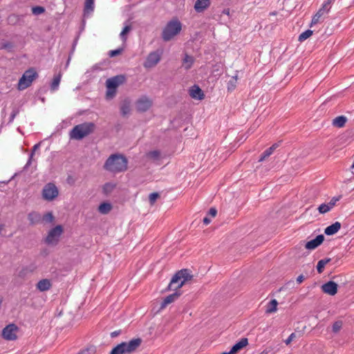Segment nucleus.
<instances>
[{
    "label": "nucleus",
    "instance_id": "f257e3e1",
    "mask_svg": "<svg viewBox=\"0 0 354 354\" xmlns=\"http://www.w3.org/2000/svg\"><path fill=\"white\" fill-rule=\"evenodd\" d=\"M128 160L122 154L114 153L106 160L104 168L112 173H120L127 169Z\"/></svg>",
    "mask_w": 354,
    "mask_h": 354
},
{
    "label": "nucleus",
    "instance_id": "f03ea898",
    "mask_svg": "<svg viewBox=\"0 0 354 354\" xmlns=\"http://www.w3.org/2000/svg\"><path fill=\"white\" fill-rule=\"evenodd\" d=\"M192 278L193 275L189 269H182L172 277L167 290L179 291L178 289L183 287L187 281L192 280Z\"/></svg>",
    "mask_w": 354,
    "mask_h": 354
},
{
    "label": "nucleus",
    "instance_id": "7ed1b4c3",
    "mask_svg": "<svg viewBox=\"0 0 354 354\" xmlns=\"http://www.w3.org/2000/svg\"><path fill=\"white\" fill-rule=\"evenodd\" d=\"M182 30V24L178 18H173L169 21L164 27L161 37L164 41L171 40L178 35Z\"/></svg>",
    "mask_w": 354,
    "mask_h": 354
},
{
    "label": "nucleus",
    "instance_id": "20e7f679",
    "mask_svg": "<svg viewBox=\"0 0 354 354\" xmlns=\"http://www.w3.org/2000/svg\"><path fill=\"white\" fill-rule=\"evenodd\" d=\"M95 129V124L93 122H84L75 125L70 131V137L75 140H82L84 137L92 133Z\"/></svg>",
    "mask_w": 354,
    "mask_h": 354
},
{
    "label": "nucleus",
    "instance_id": "39448f33",
    "mask_svg": "<svg viewBox=\"0 0 354 354\" xmlns=\"http://www.w3.org/2000/svg\"><path fill=\"white\" fill-rule=\"evenodd\" d=\"M126 80L127 78L124 75H118L108 78L106 80V98L107 100L113 99L116 95L118 87L125 83Z\"/></svg>",
    "mask_w": 354,
    "mask_h": 354
},
{
    "label": "nucleus",
    "instance_id": "423d86ee",
    "mask_svg": "<svg viewBox=\"0 0 354 354\" xmlns=\"http://www.w3.org/2000/svg\"><path fill=\"white\" fill-rule=\"evenodd\" d=\"M142 339L140 338L132 339L129 342H123L115 346L110 352V354H127L131 353L136 351L140 346Z\"/></svg>",
    "mask_w": 354,
    "mask_h": 354
},
{
    "label": "nucleus",
    "instance_id": "0eeeda50",
    "mask_svg": "<svg viewBox=\"0 0 354 354\" xmlns=\"http://www.w3.org/2000/svg\"><path fill=\"white\" fill-rule=\"evenodd\" d=\"M38 76L33 68H29L25 71L18 82V89L24 90L30 86L32 81Z\"/></svg>",
    "mask_w": 354,
    "mask_h": 354
},
{
    "label": "nucleus",
    "instance_id": "6e6552de",
    "mask_svg": "<svg viewBox=\"0 0 354 354\" xmlns=\"http://www.w3.org/2000/svg\"><path fill=\"white\" fill-rule=\"evenodd\" d=\"M59 195V189L53 183L46 184L41 192V196L44 200L47 201H53Z\"/></svg>",
    "mask_w": 354,
    "mask_h": 354
},
{
    "label": "nucleus",
    "instance_id": "1a4fd4ad",
    "mask_svg": "<svg viewBox=\"0 0 354 354\" xmlns=\"http://www.w3.org/2000/svg\"><path fill=\"white\" fill-rule=\"evenodd\" d=\"M62 233V226L61 225H56L48 232L47 236L45 238V243L48 245H57Z\"/></svg>",
    "mask_w": 354,
    "mask_h": 354
},
{
    "label": "nucleus",
    "instance_id": "9d476101",
    "mask_svg": "<svg viewBox=\"0 0 354 354\" xmlns=\"http://www.w3.org/2000/svg\"><path fill=\"white\" fill-rule=\"evenodd\" d=\"M162 54V50H156L151 52L147 57L143 66L145 68H151L156 66L160 61Z\"/></svg>",
    "mask_w": 354,
    "mask_h": 354
},
{
    "label": "nucleus",
    "instance_id": "9b49d317",
    "mask_svg": "<svg viewBox=\"0 0 354 354\" xmlns=\"http://www.w3.org/2000/svg\"><path fill=\"white\" fill-rule=\"evenodd\" d=\"M18 327L14 324H10L6 326L2 330V336L6 340H15L17 339V332Z\"/></svg>",
    "mask_w": 354,
    "mask_h": 354
},
{
    "label": "nucleus",
    "instance_id": "f8f14e48",
    "mask_svg": "<svg viewBox=\"0 0 354 354\" xmlns=\"http://www.w3.org/2000/svg\"><path fill=\"white\" fill-rule=\"evenodd\" d=\"M136 105L138 111L145 112L151 106L152 101L148 97L144 95L137 100Z\"/></svg>",
    "mask_w": 354,
    "mask_h": 354
},
{
    "label": "nucleus",
    "instance_id": "ddd939ff",
    "mask_svg": "<svg viewBox=\"0 0 354 354\" xmlns=\"http://www.w3.org/2000/svg\"><path fill=\"white\" fill-rule=\"evenodd\" d=\"M322 290L324 293L333 296L337 292V284L333 281H330L322 285Z\"/></svg>",
    "mask_w": 354,
    "mask_h": 354
},
{
    "label": "nucleus",
    "instance_id": "4468645a",
    "mask_svg": "<svg viewBox=\"0 0 354 354\" xmlns=\"http://www.w3.org/2000/svg\"><path fill=\"white\" fill-rule=\"evenodd\" d=\"M330 10V7L327 6L326 4L323 3L322 7L319 9V10L316 12V14L313 17L310 26L313 24H316L319 22L320 18L325 14L328 13Z\"/></svg>",
    "mask_w": 354,
    "mask_h": 354
},
{
    "label": "nucleus",
    "instance_id": "2eb2a0df",
    "mask_svg": "<svg viewBox=\"0 0 354 354\" xmlns=\"http://www.w3.org/2000/svg\"><path fill=\"white\" fill-rule=\"evenodd\" d=\"M189 95L195 100H202L205 97V94L202 89L198 85H194L189 90Z\"/></svg>",
    "mask_w": 354,
    "mask_h": 354
},
{
    "label": "nucleus",
    "instance_id": "dca6fc26",
    "mask_svg": "<svg viewBox=\"0 0 354 354\" xmlns=\"http://www.w3.org/2000/svg\"><path fill=\"white\" fill-rule=\"evenodd\" d=\"M324 240L323 234L317 235L314 239L308 241L306 243V248L308 250H314L320 245Z\"/></svg>",
    "mask_w": 354,
    "mask_h": 354
},
{
    "label": "nucleus",
    "instance_id": "f3484780",
    "mask_svg": "<svg viewBox=\"0 0 354 354\" xmlns=\"http://www.w3.org/2000/svg\"><path fill=\"white\" fill-rule=\"evenodd\" d=\"M211 5V0H196L194 4V10L196 12H203Z\"/></svg>",
    "mask_w": 354,
    "mask_h": 354
},
{
    "label": "nucleus",
    "instance_id": "a211bd4d",
    "mask_svg": "<svg viewBox=\"0 0 354 354\" xmlns=\"http://www.w3.org/2000/svg\"><path fill=\"white\" fill-rule=\"evenodd\" d=\"M181 294L182 292L180 291H175L174 293L167 296L162 301L160 308L164 309L166 308L167 305L176 300L181 295Z\"/></svg>",
    "mask_w": 354,
    "mask_h": 354
},
{
    "label": "nucleus",
    "instance_id": "6ab92c4d",
    "mask_svg": "<svg viewBox=\"0 0 354 354\" xmlns=\"http://www.w3.org/2000/svg\"><path fill=\"white\" fill-rule=\"evenodd\" d=\"M36 288L40 292H45L49 290L52 288V283L48 279H43L37 283Z\"/></svg>",
    "mask_w": 354,
    "mask_h": 354
},
{
    "label": "nucleus",
    "instance_id": "aec40b11",
    "mask_svg": "<svg viewBox=\"0 0 354 354\" xmlns=\"http://www.w3.org/2000/svg\"><path fill=\"white\" fill-rule=\"evenodd\" d=\"M248 344V338H242L239 342L236 343L230 349L231 353L236 354L238 351H239L241 349L244 348Z\"/></svg>",
    "mask_w": 354,
    "mask_h": 354
},
{
    "label": "nucleus",
    "instance_id": "412c9836",
    "mask_svg": "<svg viewBox=\"0 0 354 354\" xmlns=\"http://www.w3.org/2000/svg\"><path fill=\"white\" fill-rule=\"evenodd\" d=\"M340 228H341V223L337 221V222L333 223L332 225L328 226L325 229L324 233L328 236L333 235L335 233H337Z\"/></svg>",
    "mask_w": 354,
    "mask_h": 354
},
{
    "label": "nucleus",
    "instance_id": "4be33fe9",
    "mask_svg": "<svg viewBox=\"0 0 354 354\" xmlns=\"http://www.w3.org/2000/svg\"><path fill=\"white\" fill-rule=\"evenodd\" d=\"M28 219L30 225H35L41 221V214L37 212H31L28 214Z\"/></svg>",
    "mask_w": 354,
    "mask_h": 354
},
{
    "label": "nucleus",
    "instance_id": "5701e85b",
    "mask_svg": "<svg viewBox=\"0 0 354 354\" xmlns=\"http://www.w3.org/2000/svg\"><path fill=\"white\" fill-rule=\"evenodd\" d=\"M194 62H195V59L194 57L189 55L187 54H185V57L183 59V67L185 70H189L192 67Z\"/></svg>",
    "mask_w": 354,
    "mask_h": 354
},
{
    "label": "nucleus",
    "instance_id": "b1692460",
    "mask_svg": "<svg viewBox=\"0 0 354 354\" xmlns=\"http://www.w3.org/2000/svg\"><path fill=\"white\" fill-rule=\"evenodd\" d=\"M62 76V74L61 71H59L58 73L54 75L53 81L50 84V90L52 91H55L58 89Z\"/></svg>",
    "mask_w": 354,
    "mask_h": 354
},
{
    "label": "nucleus",
    "instance_id": "393cba45",
    "mask_svg": "<svg viewBox=\"0 0 354 354\" xmlns=\"http://www.w3.org/2000/svg\"><path fill=\"white\" fill-rule=\"evenodd\" d=\"M347 121L346 117L344 115L337 116L333 120V125L336 127H343Z\"/></svg>",
    "mask_w": 354,
    "mask_h": 354
},
{
    "label": "nucleus",
    "instance_id": "a878e982",
    "mask_svg": "<svg viewBox=\"0 0 354 354\" xmlns=\"http://www.w3.org/2000/svg\"><path fill=\"white\" fill-rule=\"evenodd\" d=\"M112 209V205L110 203L104 202L98 207V211L102 214H107Z\"/></svg>",
    "mask_w": 354,
    "mask_h": 354
},
{
    "label": "nucleus",
    "instance_id": "bb28decb",
    "mask_svg": "<svg viewBox=\"0 0 354 354\" xmlns=\"http://www.w3.org/2000/svg\"><path fill=\"white\" fill-rule=\"evenodd\" d=\"M94 0H85L84 12V15L92 12L94 10Z\"/></svg>",
    "mask_w": 354,
    "mask_h": 354
},
{
    "label": "nucleus",
    "instance_id": "cd10ccee",
    "mask_svg": "<svg viewBox=\"0 0 354 354\" xmlns=\"http://www.w3.org/2000/svg\"><path fill=\"white\" fill-rule=\"evenodd\" d=\"M277 305H278L277 301L276 299H272L268 304L267 308L266 310V313L267 314H270V313L276 312L277 310Z\"/></svg>",
    "mask_w": 354,
    "mask_h": 354
},
{
    "label": "nucleus",
    "instance_id": "c85d7f7f",
    "mask_svg": "<svg viewBox=\"0 0 354 354\" xmlns=\"http://www.w3.org/2000/svg\"><path fill=\"white\" fill-rule=\"evenodd\" d=\"M40 143L35 144L33 147L32 148L31 153L29 156V158L26 164V165L24 167V169L26 170L28 169V167L31 165L32 159L33 158V156L35 153V151L39 148Z\"/></svg>",
    "mask_w": 354,
    "mask_h": 354
},
{
    "label": "nucleus",
    "instance_id": "c756f323",
    "mask_svg": "<svg viewBox=\"0 0 354 354\" xmlns=\"http://www.w3.org/2000/svg\"><path fill=\"white\" fill-rule=\"evenodd\" d=\"M147 157L153 160H159L160 158V151L159 150H153L147 153Z\"/></svg>",
    "mask_w": 354,
    "mask_h": 354
},
{
    "label": "nucleus",
    "instance_id": "7c9ffc66",
    "mask_svg": "<svg viewBox=\"0 0 354 354\" xmlns=\"http://www.w3.org/2000/svg\"><path fill=\"white\" fill-rule=\"evenodd\" d=\"M116 185L112 183H106L103 186V192L105 194H109L111 193L113 189L115 188Z\"/></svg>",
    "mask_w": 354,
    "mask_h": 354
},
{
    "label": "nucleus",
    "instance_id": "2f4dec72",
    "mask_svg": "<svg viewBox=\"0 0 354 354\" xmlns=\"http://www.w3.org/2000/svg\"><path fill=\"white\" fill-rule=\"evenodd\" d=\"M130 111H131V108H130L129 102H124L120 107L121 114L123 116H125L130 113Z\"/></svg>",
    "mask_w": 354,
    "mask_h": 354
},
{
    "label": "nucleus",
    "instance_id": "473e14b6",
    "mask_svg": "<svg viewBox=\"0 0 354 354\" xmlns=\"http://www.w3.org/2000/svg\"><path fill=\"white\" fill-rule=\"evenodd\" d=\"M236 82H237V76H233L230 80L227 82V91H232L235 89L236 86Z\"/></svg>",
    "mask_w": 354,
    "mask_h": 354
},
{
    "label": "nucleus",
    "instance_id": "72a5a7b5",
    "mask_svg": "<svg viewBox=\"0 0 354 354\" xmlns=\"http://www.w3.org/2000/svg\"><path fill=\"white\" fill-rule=\"evenodd\" d=\"M273 152H274V151L272 150V148L269 147V148L266 149L261 155V156L259 159V162L263 161L266 158H268L270 155H272L273 153Z\"/></svg>",
    "mask_w": 354,
    "mask_h": 354
},
{
    "label": "nucleus",
    "instance_id": "f704fd0d",
    "mask_svg": "<svg viewBox=\"0 0 354 354\" xmlns=\"http://www.w3.org/2000/svg\"><path fill=\"white\" fill-rule=\"evenodd\" d=\"M41 220L45 223H51L54 221L55 217L52 212H49L44 214L41 217Z\"/></svg>",
    "mask_w": 354,
    "mask_h": 354
},
{
    "label": "nucleus",
    "instance_id": "c9c22d12",
    "mask_svg": "<svg viewBox=\"0 0 354 354\" xmlns=\"http://www.w3.org/2000/svg\"><path fill=\"white\" fill-rule=\"evenodd\" d=\"M313 30H307L304 32H303L299 36V41H304L306 39H307L308 37H310L313 35Z\"/></svg>",
    "mask_w": 354,
    "mask_h": 354
},
{
    "label": "nucleus",
    "instance_id": "e433bc0d",
    "mask_svg": "<svg viewBox=\"0 0 354 354\" xmlns=\"http://www.w3.org/2000/svg\"><path fill=\"white\" fill-rule=\"evenodd\" d=\"M0 48L1 49H5L8 52H12L13 50V48H14V45H13V44L12 42L7 41V42L3 43L1 44V46Z\"/></svg>",
    "mask_w": 354,
    "mask_h": 354
},
{
    "label": "nucleus",
    "instance_id": "4c0bfd02",
    "mask_svg": "<svg viewBox=\"0 0 354 354\" xmlns=\"http://www.w3.org/2000/svg\"><path fill=\"white\" fill-rule=\"evenodd\" d=\"M342 327V321H337L334 322L332 326V330L333 333H338L340 329Z\"/></svg>",
    "mask_w": 354,
    "mask_h": 354
},
{
    "label": "nucleus",
    "instance_id": "58836bf2",
    "mask_svg": "<svg viewBox=\"0 0 354 354\" xmlns=\"http://www.w3.org/2000/svg\"><path fill=\"white\" fill-rule=\"evenodd\" d=\"M160 196L159 194L157 192H153L149 194V203L152 205L155 203L157 198H158Z\"/></svg>",
    "mask_w": 354,
    "mask_h": 354
},
{
    "label": "nucleus",
    "instance_id": "ea45409f",
    "mask_svg": "<svg viewBox=\"0 0 354 354\" xmlns=\"http://www.w3.org/2000/svg\"><path fill=\"white\" fill-rule=\"evenodd\" d=\"M330 210V207L327 204L322 203L318 207L320 214H325Z\"/></svg>",
    "mask_w": 354,
    "mask_h": 354
},
{
    "label": "nucleus",
    "instance_id": "a19ab883",
    "mask_svg": "<svg viewBox=\"0 0 354 354\" xmlns=\"http://www.w3.org/2000/svg\"><path fill=\"white\" fill-rule=\"evenodd\" d=\"M326 265V264L323 261V259H321L318 261L317 265V270L319 274H321L324 272Z\"/></svg>",
    "mask_w": 354,
    "mask_h": 354
},
{
    "label": "nucleus",
    "instance_id": "79ce46f5",
    "mask_svg": "<svg viewBox=\"0 0 354 354\" xmlns=\"http://www.w3.org/2000/svg\"><path fill=\"white\" fill-rule=\"evenodd\" d=\"M32 13L39 15L45 12V8L42 6H35L32 8Z\"/></svg>",
    "mask_w": 354,
    "mask_h": 354
},
{
    "label": "nucleus",
    "instance_id": "37998d69",
    "mask_svg": "<svg viewBox=\"0 0 354 354\" xmlns=\"http://www.w3.org/2000/svg\"><path fill=\"white\" fill-rule=\"evenodd\" d=\"M131 29V26H126L123 30H122V32H120V37L122 40H126V37H125V35L127 34Z\"/></svg>",
    "mask_w": 354,
    "mask_h": 354
},
{
    "label": "nucleus",
    "instance_id": "c03bdc74",
    "mask_svg": "<svg viewBox=\"0 0 354 354\" xmlns=\"http://www.w3.org/2000/svg\"><path fill=\"white\" fill-rule=\"evenodd\" d=\"M122 48H118L115 50H112L109 52V55L111 57H115L117 55H120L122 53Z\"/></svg>",
    "mask_w": 354,
    "mask_h": 354
},
{
    "label": "nucleus",
    "instance_id": "a18cd8bd",
    "mask_svg": "<svg viewBox=\"0 0 354 354\" xmlns=\"http://www.w3.org/2000/svg\"><path fill=\"white\" fill-rule=\"evenodd\" d=\"M18 20H19L18 17L15 15H10L8 17V24H15L18 21Z\"/></svg>",
    "mask_w": 354,
    "mask_h": 354
},
{
    "label": "nucleus",
    "instance_id": "49530a36",
    "mask_svg": "<svg viewBox=\"0 0 354 354\" xmlns=\"http://www.w3.org/2000/svg\"><path fill=\"white\" fill-rule=\"evenodd\" d=\"M340 196L339 197H333L327 205L330 207L331 209L336 204V203L339 200Z\"/></svg>",
    "mask_w": 354,
    "mask_h": 354
},
{
    "label": "nucleus",
    "instance_id": "de8ad7c7",
    "mask_svg": "<svg viewBox=\"0 0 354 354\" xmlns=\"http://www.w3.org/2000/svg\"><path fill=\"white\" fill-rule=\"evenodd\" d=\"M94 349L91 348H87L80 351L77 354H93Z\"/></svg>",
    "mask_w": 354,
    "mask_h": 354
},
{
    "label": "nucleus",
    "instance_id": "09e8293b",
    "mask_svg": "<svg viewBox=\"0 0 354 354\" xmlns=\"http://www.w3.org/2000/svg\"><path fill=\"white\" fill-rule=\"evenodd\" d=\"M296 337V334L292 333L290 335V336L285 340V344L288 345L290 342Z\"/></svg>",
    "mask_w": 354,
    "mask_h": 354
},
{
    "label": "nucleus",
    "instance_id": "8fccbe9b",
    "mask_svg": "<svg viewBox=\"0 0 354 354\" xmlns=\"http://www.w3.org/2000/svg\"><path fill=\"white\" fill-rule=\"evenodd\" d=\"M216 214H217V210L216 209V208L212 207L209 209L207 214L212 217H215Z\"/></svg>",
    "mask_w": 354,
    "mask_h": 354
},
{
    "label": "nucleus",
    "instance_id": "3c124183",
    "mask_svg": "<svg viewBox=\"0 0 354 354\" xmlns=\"http://www.w3.org/2000/svg\"><path fill=\"white\" fill-rule=\"evenodd\" d=\"M304 279H305V277L303 274H300L297 278V282L299 283H301L304 281Z\"/></svg>",
    "mask_w": 354,
    "mask_h": 354
},
{
    "label": "nucleus",
    "instance_id": "603ef678",
    "mask_svg": "<svg viewBox=\"0 0 354 354\" xmlns=\"http://www.w3.org/2000/svg\"><path fill=\"white\" fill-rule=\"evenodd\" d=\"M203 222L205 225H208L209 223H210L211 219L208 216H205L203 218Z\"/></svg>",
    "mask_w": 354,
    "mask_h": 354
},
{
    "label": "nucleus",
    "instance_id": "864d4df0",
    "mask_svg": "<svg viewBox=\"0 0 354 354\" xmlns=\"http://www.w3.org/2000/svg\"><path fill=\"white\" fill-rule=\"evenodd\" d=\"M335 0H326L324 2V4H326L327 6H329L331 8V5L332 3L335 1Z\"/></svg>",
    "mask_w": 354,
    "mask_h": 354
},
{
    "label": "nucleus",
    "instance_id": "5fc2aeb1",
    "mask_svg": "<svg viewBox=\"0 0 354 354\" xmlns=\"http://www.w3.org/2000/svg\"><path fill=\"white\" fill-rule=\"evenodd\" d=\"M120 333V331H113V332H112L111 333V337H115L118 335H119Z\"/></svg>",
    "mask_w": 354,
    "mask_h": 354
},
{
    "label": "nucleus",
    "instance_id": "6e6d98bb",
    "mask_svg": "<svg viewBox=\"0 0 354 354\" xmlns=\"http://www.w3.org/2000/svg\"><path fill=\"white\" fill-rule=\"evenodd\" d=\"M230 10L229 8H225L222 11V14H224V15H226L228 16L230 15Z\"/></svg>",
    "mask_w": 354,
    "mask_h": 354
},
{
    "label": "nucleus",
    "instance_id": "4d7b16f0",
    "mask_svg": "<svg viewBox=\"0 0 354 354\" xmlns=\"http://www.w3.org/2000/svg\"><path fill=\"white\" fill-rule=\"evenodd\" d=\"M279 143H280V142H277V143H274V144H273V145L270 147V148H272V150H273V151H274L277 147H279Z\"/></svg>",
    "mask_w": 354,
    "mask_h": 354
},
{
    "label": "nucleus",
    "instance_id": "13d9d810",
    "mask_svg": "<svg viewBox=\"0 0 354 354\" xmlns=\"http://www.w3.org/2000/svg\"><path fill=\"white\" fill-rule=\"evenodd\" d=\"M331 259L330 258H325V259H323V261L325 262L326 264H328L329 262L331 261Z\"/></svg>",
    "mask_w": 354,
    "mask_h": 354
},
{
    "label": "nucleus",
    "instance_id": "bf43d9fd",
    "mask_svg": "<svg viewBox=\"0 0 354 354\" xmlns=\"http://www.w3.org/2000/svg\"><path fill=\"white\" fill-rule=\"evenodd\" d=\"M15 116H16V113L12 112V114H11V115H10V121H12V120H14V118H15Z\"/></svg>",
    "mask_w": 354,
    "mask_h": 354
},
{
    "label": "nucleus",
    "instance_id": "052dcab7",
    "mask_svg": "<svg viewBox=\"0 0 354 354\" xmlns=\"http://www.w3.org/2000/svg\"><path fill=\"white\" fill-rule=\"evenodd\" d=\"M351 168L352 169H354V162H353L352 165H351Z\"/></svg>",
    "mask_w": 354,
    "mask_h": 354
},
{
    "label": "nucleus",
    "instance_id": "680f3d73",
    "mask_svg": "<svg viewBox=\"0 0 354 354\" xmlns=\"http://www.w3.org/2000/svg\"><path fill=\"white\" fill-rule=\"evenodd\" d=\"M70 59H71V57H68V61H67V64H68V63H69V62H70Z\"/></svg>",
    "mask_w": 354,
    "mask_h": 354
},
{
    "label": "nucleus",
    "instance_id": "e2e57ef3",
    "mask_svg": "<svg viewBox=\"0 0 354 354\" xmlns=\"http://www.w3.org/2000/svg\"><path fill=\"white\" fill-rule=\"evenodd\" d=\"M260 354H267V353H266V352H262V353H261Z\"/></svg>",
    "mask_w": 354,
    "mask_h": 354
}]
</instances>
